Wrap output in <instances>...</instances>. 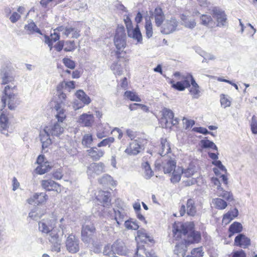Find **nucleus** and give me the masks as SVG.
I'll return each mask as SVG.
<instances>
[{
    "label": "nucleus",
    "mask_w": 257,
    "mask_h": 257,
    "mask_svg": "<svg viewBox=\"0 0 257 257\" xmlns=\"http://www.w3.org/2000/svg\"><path fill=\"white\" fill-rule=\"evenodd\" d=\"M56 31L54 30V33L51 34L50 36H44L45 42L48 45L50 50H52L53 48V43L60 39V34Z\"/></svg>",
    "instance_id": "bb28decb"
},
{
    "label": "nucleus",
    "mask_w": 257,
    "mask_h": 257,
    "mask_svg": "<svg viewBox=\"0 0 257 257\" xmlns=\"http://www.w3.org/2000/svg\"><path fill=\"white\" fill-rule=\"evenodd\" d=\"M1 79L2 85L12 84V83H15L14 77L6 71L4 72Z\"/></svg>",
    "instance_id": "e433bc0d"
},
{
    "label": "nucleus",
    "mask_w": 257,
    "mask_h": 257,
    "mask_svg": "<svg viewBox=\"0 0 257 257\" xmlns=\"http://www.w3.org/2000/svg\"><path fill=\"white\" fill-rule=\"evenodd\" d=\"M21 18V15L17 12H14L10 17L11 22L13 23H16Z\"/></svg>",
    "instance_id": "13d9d810"
},
{
    "label": "nucleus",
    "mask_w": 257,
    "mask_h": 257,
    "mask_svg": "<svg viewBox=\"0 0 257 257\" xmlns=\"http://www.w3.org/2000/svg\"><path fill=\"white\" fill-rule=\"evenodd\" d=\"M37 163L38 164V166L36 168V171L40 175L45 174L51 169L49 163L46 161L43 155H39L38 156Z\"/></svg>",
    "instance_id": "f3484780"
},
{
    "label": "nucleus",
    "mask_w": 257,
    "mask_h": 257,
    "mask_svg": "<svg viewBox=\"0 0 257 257\" xmlns=\"http://www.w3.org/2000/svg\"><path fill=\"white\" fill-rule=\"evenodd\" d=\"M64 40L59 41L53 47L57 52H60L64 48Z\"/></svg>",
    "instance_id": "5fc2aeb1"
},
{
    "label": "nucleus",
    "mask_w": 257,
    "mask_h": 257,
    "mask_svg": "<svg viewBox=\"0 0 257 257\" xmlns=\"http://www.w3.org/2000/svg\"><path fill=\"white\" fill-rule=\"evenodd\" d=\"M52 176L55 179L60 180L63 176L61 169H59L53 172Z\"/></svg>",
    "instance_id": "bf43d9fd"
},
{
    "label": "nucleus",
    "mask_w": 257,
    "mask_h": 257,
    "mask_svg": "<svg viewBox=\"0 0 257 257\" xmlns=\"http://www.w3.org/2000/svg\"><path fill=\"white\" fill-rule=\"evenodd\" d=\"M96 199L104 207L111 206V193L109 191L99 190L96 195Z\"/></svg>",
    "instance_id": "2eb2a0df"
},
{
    "label": "nucleus",
    "mask_w": 257,
    "mask_h": 257,
    "mask_svg": "<svg viewBox=\"0 0 257 257\" xmlns=\"http://www.w3.org/2000/svg\"><path fill=\"white\" fill-rule=\"evenodd\" d=\"M145 28L146 37L149 39L152 37L153 34V25L150 19L146 20Z\"/></svg>",
    "instance_id": "37998d69"
},
{
    "label": "nucleus",
    "mask_w": 257,
    "mask_h": 257,
    "mask_svg": "<svg viewBox=\"0 0 257 257\" xmlns=\"http://www.w3.org/2000/svg\"><path fill=\"white\" fill-rule=\"evenodd\" d=\"M44 134L40 135V140L43 149L48 148L52 144L50 135L59 137L64 132V128L62 127L59 122H56L53 125L46 126L44 130Z\"/></svg>",
    "instance_id": "39448f33"
},
{
    "label": "nucleus",
    "mask_w": 257,
    "mask_h": 257,
    "mask_svg": "<svg viewBox=\"0 0 257 257\" xmlns=\"http://www.w3.org/2000/svg\"><path fill=\"white\" fill-rule=\"evenodd\" d=\"M154 16L156 25L158 27H160L165 19V15L161 7H158L155 9Z\"/></svg>",
    "instance_id": "b1692460"
},
{
    "label": "nucleus",
    "mask_w": 257,
    "mask_h": 257,
    "mask_svg": "<svg viewBox=\"0 0 257 257\" xmlns=\"http://www.w3.org/2000/svg\"><path fill=\"white\" fill-rule=\"evenodd\" d=\"M124 226L127 229L138 230L139 225L136 220L130 218L124 222Z\"/></svg>",
    "instance_id": "ea45409f"
},
{
    "label": "nucleus",
    "mask_w": 257,
    "mask_h": 257,
    "mask_svg": "<svg viewBox=\"0 0 257 257\" xmlns=\"http://www.w3.org/2000/svg\"><path fill=\"white\" fill-rule=\"evenodd\" d=\"M17 85L15 83L7 85L3 91L1 97V102L4 108L7 106L10 110H15L19 104V100L17 97Z\"/></svg>",
    "instance_id": "f03ea898"
},
{
    "label": "nucleus",
    "mask_w": 257,
    "mask_h": 257,
    "mask_svg": "<svg viewBox=\"0 0 257 257\" xmlns=\"http://www.w3.org/2000/svg\"><path fill=\"white\" fill-rule=\"evenodd\" d=\"M201 24L205 26H211L214 24L212 18L207 15H202L200 17Z\"/></svg>",
    "instance_id": "a19ab883"
},
{
    "label": "nucleus",
    "mask_w": 257,
    "mask_h": 257,
    "mask_svg": "<svg viewBox=\"0 0 257 257\" xmlns=\"http://www.w3.org/2000/svg\"><path fill=\"white\" fill-rule=\"evenodd\" d=\"M64 43L65 52H73L77 48L76 43L74 40H64Z\"/></svg>",
    "instance_id": "4c0bfd02"
},
{
    "label": "nucleus",
    "mask_w": 257,
    "mask_h": 257,
    "mask_svg": "<svg viewBox=\"0 0 257 257\" xmlns=\"http://www.w3.org/2000/svg\"><path fill=\"white\" fill-rule=\"evenodd\" d=\"M196 22L195 20L188 21L185 24V26L190 29H193L196 26Z\"/></svg>",
    "instance_id": "0e129e2a"
},
{
    "label": "nucleus",
    "mask_w": 257,
    "mask_h": 257,
    "mask_svg": "<svg viewBox=\"0 0 257 257\" xmlns=\"http://www.w3.org/2000/svg\"><path fill=\"white\" fill-rule=\"evenodd\" d=\"M242 230V226L241 224L238 222H234L232 223L228 229V237H231L234 234L238 233Z\"/></svg>",
    "instance_id": "2f4dec72"
},
{
    "label": "nucleus",
    "mask_w": 257,
    "mask_h": 257,
    "mask_svg": "<svg viewBox=\"0 0 257 257\" xmlns=\"http://www.w3.org/2000/svg\"><path fill=\"white\" fill-rule=\"evenodd\" d=\"M190 79L191 80V84L192 85L189 90L190 93L194 98H197L200 92L199 87L193 76H190Z\"/></svg>",
    "instance_id": "f704fd0d"
},
{
    "label": "nucleus",
    "mask_w": 257,
    "mask_h": 257,
    "mask_svg": "<svg viewBox=\"0 0 257 257\" xmlns=\"http://www.w3.org/2000/svg\"><path fill=\"white\" fill-rule=\"evenodd\" d=\"M126 35L123 27H118L116 29L114 38V43L117 49L115 52L117 59L120 60L122 58L125 61L128 60V57L125 51L123 49L126 46Z\"/></svg>",
    "instance_id": "20e7f679"
},
{
    "label": "nucleus",
    "mask_w": 257,
    "mask_h": 257,
    "mask_svg": "<svg viewBox=\"0 0 257 257\" xmlns=\"http://www.w3.org/2000/svg\"><path fill=\"white\" fill-rule=\"evenodd\" d=\"M55 31L62 32V35L66 38L77 39L80 36V30L75 27H64L60 26L57 27Z\"/></svg>",
    "instance_id": "9d476101"
},
{
    "label": "nucleus",
    "mask_w": 257,
    "mask_h": 257,
    "mask_svg": "<svg viewBox=\"0 0 257 257\" xmlns=\"http://www.w3.org/2000/svg\"><path fill=\"white\" fill-rule=\"evenodd\" d=\"M213 203L215 206V207L219 210H223L227 206L226 201L219 198L214 199L213 200Z\"/></svg>",
    "instance_id": "79ce46f5"
},
{
    "label": "nucleus",
    "mask_w": 257,
    "mask_h": 257,
    "mask_svg": "<svg viewBox=\"0 0 257 257\" xmlns=\"http://www.w3.org/2000/svg\"><path fill=\"white\" fill-rule=\"evenodd\" d=\"M41 184L46 191H54L57 193H60L63 188L60 184L50 179L42 180Z\"/></svg>",
    "instance_id": "dca6fc26"
},
{
    "label": "nucleus",
    "mask_w": 257,
    "mask_h": 257,
    "mask_svg": "<svg viewBox=\"0 0 257 257\" xmlns=\"http://www.w3.org/2000/svg\"><path fill=\"white\" fill-rule=\"evenodd\" d=\"M172 156L173 157L167 156V158L165 159L162 163V168L165 174L171 173L176 168L174 155Z\"/></svg>",
    "instance_id": "a211bd4d"
},
{
    "label": "nucleus",
    "mask_w": 257,
    "mask_h": 257,
    "mask_svg": "<svg viewBox=\"0 0 257 257\" xmlns=\"http://www.w3.org/2000/svg\"><path fill=\"white\" fill-rule=\"evenodd\" d=\"M122 251V246L117 241H115L112 244H108L105 245L103 253L109 257H117L116 254H120Z\"/></svg>",
    "instance_id": "ddd939ff"
},
{
    "label": "nucleus",
    "mask_w": 257,
    "mask_h": 257,
    "mask_svg": "<svg viewBox=\"0 0 257 257\" xmlns=\"http://www.w3.org/2000/svg\"><path fill=\"white\" fill-rule=\"evenodd\" d=\"M211 14L216 20L218 27L223 26L227 23V16L222 9L217 7H213L211 10Z\"/></svg>",
    "instance_id": "9b49d317"
},
{
    "label": "nucleus",
    "mask_w": 257,
    "mask_h": 257,
    "mask_svg": "<svg viewBox=\"0 0 257 257\" xmlns=\"http://www.w3.org/2000/svg\"><path fill=\"white\" fill-rule=\"evenodd\" d=\"M193 130L204 135L211 134V133L209 132L206 128L203 127H195L193 128Z\"/></svg>",
    "instance_id": "052dcab7"
},
{
    "label": "nucleus",
    "mask_w": 257,
    "mask_h": 257,
    "mask_svg": "<svg viewBox=\"0 0 257 257\" xmlns=\"http://www.w3.org/2000/svg\"><path fill=\"white\" fill-rule=\"evenodd\" d=\"M54 108L57 111V114L55 115V117L58 120L57 122H63L66 118V115L65 114V109L62 108V106H61V103H56Z\"/></svg>",
    "instance_id": "c85d7f7f"
},
{
    "label": "nucleus",
    "mask_w": 257,
    "mask_h": 257,
    "mask_svg": "<svg viewBox=\"0 0 257 257\" xmlns=\"http://www.w3.org/2000/svg\"><path fill=\"white\" fill-rule=\"evenodd\" d=\"M169 83L172 85V87L179 91H183L185 89V86H184V84L182 82H177V83H175V81L171 79L169 81Z\"/></svg>",
    "instance_id": "09e8293b"
},
{
    "label": "nucleus",
    "mask_w": 257,
    "mask_h": 257,
    "mask_svg": "<svg viewBox=\"0 0 257 257\" xmlns=\"http://www.w3.org/2000/svg\"><path fill=\"white\" fill-rule=\"evenodd\" d=\"M251 130L253 134H257V121L255 119V117L253 116L252 117L251 122L250 124Z\"/></svg>",
    "instance_id": "6e6d98bb"
},
{
    "label": "nucleus",
    "mask_w": 257,
    "mask_h": 257,
    "mask_svg": "<svg viewBox=\"0 0 257 257\" xmlns=\"http://www.w3.org/2000/svg\"><path fill=\"white\" fill-rule=\"evenodd\" d=\"M126 134L132 141H138L140 143H144L146 141L144 138V134L134 131L131 129H127L126 130Z\"/></svg>",
    "instance_id": "4be33fe9"
},
{
    "label": "nucleus",
    "mask_w": 257,
    "mask_h": 257,
    "mask_svg": "<svg viewBox=\"0 0 257 257\" xmlns=\"http://www.w3.org/2000/svg\"><path fill=\"white\" fill-rule=\"evenodd\" d=\"M116 132L117 133V138L118 139H121L123 136V133L119 128L117 127L114 128L111 133Z\"/></svg>",
    "instance_id": "338daca9"
},
{
    "label": "nucleus",
    "mask_w": 257,
    "mask_h": 257,
    "mask_svg": "<svg viewBox=\"0 0 257 257\" xmlns=\"http://www.w3.org/2000/svg\"><path fill=\"white\" fill-rule=\"evenodd\" d=\"M183 173V170L178 168L177 169H174V170H173L172 172V175L171 178V181L173 183H177L178 182L181 178V175Z\"/></svg>",
    "instance_id": "58836bf2"
},
{
    "label": "nucleus",
    "mask_w": 257,
    "mask_h": 257,
    "mask_svg": "<svg viewBox=\"0 0 257 257\" xmlns=\"http://www.w3.org/2000/svg\"><path fill=\"white\" fill-rule=\"evenodd\" d=\"M220 103L221 106L224 108L229 106L231 103L229 99L223 94L220 95Z\"/></svg>",
    "instance_id": "3c124183"
},
{
    "label": "nucleus",
    "mask_w": 257,
    "mask_h": 257,
    "mask_svg": "<svg viewBox=\"0 0 257 257\" xmlns=\"http://www.w3.org/2000/svg\"><path fill=\"white\" fill-rule=\"evenodd\" d=\"M173 233L176 239L181 238L182 235H187L188 244L199 243L201 239L200 232L195 230V224L193 221L175 222L173 225Z\"/></svg>",
    "instance_id": "f257e3e1"
},
{
    "label": "nucleus",
    "mask_w": 257,
    "mask_h": 257,
    "mask_svg": "<svg viewBox=\"0 0 257 257\" xmlns=\"http://www.w3.org/2000/svg\"><path fill=\"white\" fill-rule=\"evenodd\" d=\"M154 175V172L151 168L145 171V177L147 179L151 178Z\"/></svg>",
    "instance_id": "69168bd1"
},
{
    "label": "nucleus",
    "mask_w": 257,
    "mask_h": 257,
    "mask_svg": "<svg viewBox=\"0 0 257 257\" xmlns=\"http://www.w3.org/2000/svg\"><path fill=\"white\" fill-rule=\"evenodd\" d=\"M217 190L218 196L225 199L226 201L230 202L234 200L232 194L230 192L223 190L221 186H219Z\"/></svg>",
    "instance_id": "72a5a7b5"
},
{
    "label": "nucleus",
    "mask_w": 257,
    "mask_h": 257,
    "mask_svg": "<svg viewBox=\"0 0 257 257\" xmlns=\"http://www.w3.org/2000/svg\"><path fill=\"white\" fill-rule=\"evenodd\" d=\"M63 64L66 67L71 69H74L75 67V63L74 61L68 58H64L62 60Z\"/></svg>",
    "instance_id": "8fccbe9b"
},
{
    "label": "nucleus",
    "mask_w": 257,
    "mask_h": 257,
    "mask_svg": "<svg viewBox=\"0 0 257 257\" xmlns=\"http://www.w3.org/2000/svg\"><path fill=\"white\" fill-rule=\"evenodd\" d=\"M124 95L127 99L133 101L140 102L141 101V99L137 94L132 91H126Z\"/></svg>",
    "instance_id": "c03bdc74"
},
{
    "label": "nucleus",
    "mask_w": 257,
    "mask_h": 257,
    "mask_svg": "<svg viewBox=\"0 0 257 257\" xmlns=\"http://www.w3.org/2000/svg\"><path fill=\"white\" fill-rule=\"evenodd\" d=\"M94 122V117L93 114L86 113L81 114L79 118V122L84 126H91Z\"/></svg>",
    "instance_id": "5701e85b"
},
{
    "label": "nucleus",
    "mask_w": 257,
    "mask_h": 257,
    "mask_svg": "<svg viewBox=\"0 0 257 257\" xmlns=\"http://www.w3.org/2000/svg\"><path fill=\"white\" fill-rule=\"evenodd\" d=\"M186 212L190 216H194L195 215L197 210L195 206V201L193 199H189L186 203V209L185 205L182 204L179 209L180 215L183 216Z\"/></svg>",
    "instance_id": "4468645a"
},
{
    "label": "nucleus",
    "mask_w": 257,
    "mask_h": 257,
    "mask_svg": "<svg viewBox=\"0 0 257 257\" xmlns=\"http://www.w3.org/2000/svg\"><path fill=\"white\" fill-rule=\"evenodd\" d=\"M98 182L103 186H109L116 185V182L113 178L108 175H104L98 179Z\"/></svg>",
    "instance_id": "473e14b6"
},
{
    "label": "nucleus",
    "mask_w": 257,
    "mask_h": 257,
    "mask_svg": "<svg viewBox=\"0 0 257 257\" xmlns=\"http://www.w3.org/2000/svg\"><path fill=\"white\" fill-rule=\"evenodd\" d=\"M201 144L202 145V147L204 148H211L213 150H214L216 151H217V148L215 144L208 140H202L201 141Z\"/></svg>",
    "instance_id": "49530a36"
},
{
    "label": "nucleus",
    "mask_w": 257,
    "mask_h": 257,
    "mask_svg": "<svg viewBox=\"0 0 257 257\" xmlns=\"http://www.w3.org/2000/svg\"><path fill=\"white\" fill-rule=\"evenodd\" d=\"M161 152L160 155L162 156H165L171 153V147L170 143L166 138H161Z\"/></svg>",
    "instance_id": "7c9ffc66"
},
{
    "label": "nucleus",
    "mask_w": 257,
    "mask_h": 257,
    "mask_svg": "<svg viewBox=\"0 0 257 257\" xmlns=\"http://www.w3.org/2000/svg\"><path fill=\"white\" fill-rule=\"evenodd\" d=\"M24 29L29 35H32L34 33L42 35V33L40 29L38 28L36 24L33 21L29 22L28 24L25 25Z\"/></svg>",
    "instance_id": "c756f323"
},
{
    "label": "nucleus",
    "mask_w": 257,
    "mask_h": 257,
    "mask_svg": "<svg viewBox=\"0 0 257 257\" xmlns=\"http://www.w3.org/2000/svg\"><path fill=\"white\" fill-rule=\"evenodd\" d=\"M124 22L127 29V32L129 30H132V29L133 28V26L130 18L128 16H127L124 20Z\"/></svg>",
    "instance_id": "4d7b16f0"
},
{
    "label": "nucleus",
    "mask_w": 257,
    "mask_h": 257,
    "mask_svg": "<svg viewBox=\"0 0 257 257\" xmlns=\"http://www.w3.org/2000/svg\"><path fill=\"white\" fill-rule=\"evenodd\" d=\"M142 143L138 141H132L125 150V153L129 155H136L138 154L141 151V144Z\"/></svg>",
    "instance_id": "aec40b11"
},
{
    "label": "nucleus",
    "mask_w": 257,
    "mask_h": 257,
    "mask_svg": "<svg viewBox=\"0 0 257 257\" xmlns=\"http://www.w3.org/2000/svg\"><path fill=\"white\" fill-rule=\"evenodd\" d=\"M88 156L94 161H97L100 159L104 155V152L98 149L96 147L91 148L87 150Z\"/></svg>",
    "instance_id": "cd10ccee"
},
{
    "label": "nucleus",
    "mask_w": 257,
    "mask_h": 257,
    "mask_svg": "<svg viewBox=\"0 0 257 257\" xmlns=\"http://www.w3.org/2000/svg\"><path fill=\"white\" fill-rule=\"evenodd\" d=\"M11 115L6 108L0 109V133L6 136H8L9 131L11 126Z\"/></svg>",
    "instance_id": "423d86ee"
},
{
    "label": "nucleus",
    "mask_w": 257,
    "mask_h": 257,
    "mask_svg": "<svg viewBox=\"0 0 257 257\" xmlns=\"http://www.w3.org/2000/svg\"><path fill=\"white\" fill-rule=\"evenodd\" d=\"M234 245L246 248L250 244V239L243 234H239L234 239Z\"/></svg>",
    "instance_id": "412c9836"
},
{
    "label": "nucleus",
    "mask_w": 257,
    "mask_h": 257,
    "mask_svg": "<svg viewBox=\"0 0 257 257\" xmlns=\"http://www.w3.org/2000/svg\"><path fill=\"white\" fill-rule=\"evenodd\" d=\"M76 97L81 101L84 104H88L91 102V99L81 90H78L75 93Z\"/></svg>",
    "instance_id": "c9c22d12"
},
{
    "label": "nucleus",
    "mask_w": 257,
    "mask_h": 257,
    "mask_svg": "<svg viewBox=\"0 0 257 257\" xmlns=\"http://www.w3.org/2000/svg\"><path fill=\"white\" fill-rule=\"evenodd\" d=\"M218 153H209L208 156L209 157L213 160L214 161L212 162V164L216 166L217 168H215L213 169V171L216 175L219 176L221 174L220 171L223 173L221 175V177L222 179L223 183L227 185L228 184L227 178L225 175L226 173V169L225 167L222 164L221 161L217 160L218 159Z\"/></svg>",
    "instance_id": "1a4fd4ad"
},
{
    "label": "nucleus",
    "mask_w": 257,
    "mask_h": 257,
    "mask_svg": "<svg viewBox=\"0 0 257 257\" xmlns=\"http://www.w3.org/2000/svg\"><path fill=\"white\" fill-rule=\"evenodd\" d=\"M128 36L134 40H137V42L140 44L143 43V37L138 25H137L134 29L127 31Z\"/></svg>",
    "instance_id": "a878e982"
},
{
    "label": "nucleus",
    "mask_w": 257,
    "mask_h": 257,
    "mask_svg": "<svg viewBox=\"0 0 257 257\" xmlns=\"http://www.w3.org/2000/svg\"><path fill=\"white\" fill-rule=\"evenodd\" d=\"M96 230L93 223L84 224L82 226L81 237L82 241L86 243L93 242Z\"/></svg>",
    "instance_id": "0eeeda50"
},
{
    "label": "nucleus",
    "mask_w": 257,
    "mask_h": 257,
    "mask_svg": "<svg viewBox=\"0 0 257 257\" xmlns=\"http://www.w3.org/2000/svg\"><path fill=\"white\" fill-rule=\"evenodd\" d=\"M195 172V168L193 167L189 166L187 169L185 170L184 171H183V173L184 174L185 176L187 177H190Z\"/></svg>",
    "instance_id": "603ef678"
},
{
    "label": "nucleus",
    "mask_w": 257,
    "mask_h": 257,
    "mask_svg": "<svg viewBox=\"0 0 257 257\" xmlns=\"http://www.w3.org/2000/svg\"><path fill=\"white\" fill-rule=\"evenodd\" d=\"M39 230L43 233L49 234V241L51 243L59 241V230L56 229V220L52 218H44L38 222Z\"/></svg>",
    "instance_id": "7ed1b4c3"
},
{
    "label": "nucleus",
    "mask_w": 257,
    "mask_h": 257,
    "mask_svg": "<svg viewBox=\"0 0 257 257\" xmlns=\"http://www.w3.org/2000/svg\"><path fill=\"white\" fill-rule=\"evenodd\" d=\"M183 120L184 121L185 128L186 130L192 127L195 124V121L193 119H188L184 118Z\"/></svg>",
    "instance_id": "864d4df0"
},
{
    "label": "nucleus",
    "mask_w": 257,
    "mask_h": 257,
    "mask_svg": "<svg viewBox=\"0 0 257 257\" xmlns=\"http://www.w3.org/2000/svg\"><path fill=\"white\" fill-rule=\"evenodd\" d=\"M114 142V139L113 137H108L106 139H103L97 144L98 147H105L106 146H110L112 143Z\"/></svg>",
    "instance_id": "de8ad7c7"
},
{
    "label": "nucleus",
    "mask_w": 257,
    "mask_h": 257,
    "mask_svg": "<svg viewBox=\"0 0 257 257\" xmlns=\"http://www.w3.org/2000/svg\"><path fill=\"white\" fill-rule=\"evenodd\" d=\"M19 186H20L19 182H18V181L17 180V179H16V177H14L13 179V190L14 191L16 190L19 187Z\"/></svg>",
    "instance_id": "774afa93"
},
{
    "label": "nucleus",
    "mask_w": 257,
    "mask_h": 257,
    "mask_svg": "<svg viewBox=\"0 0 257 257\" xmlns=\"http://www.w3.org/2000/svg\"><path fill=\"white\" fill-rule=\"evenodd\" d=\"M192 76L191 75H188L185 77V79L183 81L182 83L184 84V86H185V88H188L190 87V83L191 80L190 79V77Z\"/></svg>",
    "instance_id": "680f3d73"
},
{
    "label": "nucleus",
    "mask_w": 257,
    "mask_h": 257,
    "mask_svg": "<svg viewBox=\"0 0 257 257\" xmlns=\"http://www.w3.org/2000/svg\"><path fill=\"white\" fill-rule=\"evenodd\" d=\"M238 211L236 208L228 211L222 217V222L225 225L229 224L233 219L237 217Z\"/></svg>",
    "instance_id": "393cba45"
},
{
    "label": "nucleus",
    "mask_w": 257,
    "mask_h": 257,
    "mask_svg": "<svg viewBox=\"0 0 257 257\" xmlns=\"http://www.w3.org/2000/svg\"><path fill=\"white\" fill-rule=\"evenodd\" d=\"M93 136L90 134H85L82 139V144L85 147H89L93 142Z\"/></svg>",
    "instance_id": "a18cd8bd"
},
{
    "label": "nucleus",
    "mask_w": 257,
    "mask_h": 257,
    "mask_svg": "<svg viewBox=\"0 0 257 257\" xmlns=\"http://www.w3.org/2000/svg\"><path fill=\"white\" fill-rule=\"evenodd\" d=\"M65 244L67 250L70 253H76L79 250V239L72 233L68 235Z\"/></svg>",
    "instance_id": "f8f14e48"
},
{
    "label": "nucleus",
    "mask_w": 257,
    "mask_h": 257,
    "mask_svg": "<svg viewBox=\"0 0 257 257\" xmlns=\"http://www.w3.org/2000/svg\"><path fill=\"white\" fill-rule=\"evenodd\" d=\"M232 257H246V254L243 250H240L234 252Z\"/></svg>",
    "instance_id": "e2e57ef3"
},
{
    "label": "nucleus",
    "mask_w": 257,
    "mask_h": 257,
    "mask_svg": "<svg viewBox=\"0 0 257 257\" xmlns=\"http://www.w3.org/2000/svg\"><path fill=\"white\" fill-rule=\"evenodd\" d=\"M159 122L162 127L168 128L178 124L179 121L177 118H174L172 111L165 109L162 111V116L159 119Z\"/></svg>",
    "instance_id": "6e6552de"
},
{
    "label": "nucleus",
    "mask_w": 257,
    "mask_h": 257,
    "mask_svg": "<svg viewBox=\"0 0 257 257\" xmlns=\"http://www.w3.org/2000/svg\"><path fill=\"white\" fill-rule=\"evenodd\" d=\"M48 199V196L45 193H37L29 198L27 202L30 204L39 205L45 203Z\"/></svg>",
    "instance_id": "6ab92c4d"
}]
</instances>
